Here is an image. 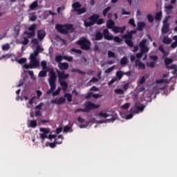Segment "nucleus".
Returning a JSON list of instances; mask_svg holds the SVG:
<instances>
[{"mask_svg":"<svg viewBox=\"0 0 177 177\" xmlns=\"http://www.w3.org/2000/svg\"><path fill=\"white\" fill-rule=\"evenodd\" d=\"M109 34H110V32L109 29H104L102 31V33L97 31L95 35V40L100 41V40H102L103 38H104V39H106L109 41H111L113 39L115 42H117L118 44H121L122 41H123V39H120V37L118 36L113 37V35H110Z\"/></svg>","mask_w":177,"mask_h":177,"instance_id":"f257e3e1","label":"nucleus"},{"mask_svg":"<svg viewBox=\"0 0 177 177\" xmlns=\"http://www.w3.org/2000/svg\"><path fill=\"white\" fill-rule=\"evenodd\" d=\"M49 78H48V84L50 87L49 90L47 91L46 93L47 95H50V93H53L54 91L56 89V82H57V74L54 71L53 68H51L49 71Z\"/></svg>","mask_w":177,"mask_h":177,"instance_id":"f03ea898","label":"nucleus"},{"mask_svg":"<svg viewBox=\"0 0 177 177\" xmlns=\"http://www.w3.org/2000/svg\"><path fill=\"white\" fill-rule=\"evenodd\" d=\"M37 56L32 54L30 55V62L29 64H25L23 67L26 70H29L30 68H38L39 67L40 63L39 59H37Z\"/></svg>","mask_w":177,"mask_h":177,"instance_id":"7ed1b4c3","label":"nucleus"},{"mask_svg":"<svg viewBox=\"0 0 177 177\" xmlns=\"http://www.w3.org/2000/svg\"><path fill=\"white\" fill-rule=\"evenodd\" d=\"M137 32L136 30H131L127 32V34H125L124 35H122V38L124 39V43L131 48H133L134 46V44L132 41L133 38V34H136Z\"/></svg>","mask_w":177,"mask_h":177,"instance_id":"20e7f679","label":"nucleus"},{"mask_svg":"<svg viewBox=\"0 0 177 177\" xmlns=\"http://www.w3.org/2000/svg\"><path fill=\"white\" fill-rule=\"evenodd\" d=\"M85 108L83 109H77L75 111V113H79L80 111H83L84 113H89L90 110H95V109H100V104H95L91 102H87L85 104Z\"/></svg>","mask_w":177,"mask_h":177,"instance_id":"39448f33","label":"nucleus"},{"mask_svg":"<svg viewBox=\"0 0 177 177\" xmlns=\"http://www.w3.org/2000/svg\"><path fill=\"white\" fill-rule=\"evenodd\" d=\"M55 29L62 34H68V30H71V29H73V25L66 24L64 25L57 24L55 25Z\"/></svg>","mask_w":177,"mask_h":177,"instance_id":"423d86ee","label":"nucleus"},{"mask_svg":"<svg viewBox=\"0 0 177 177\" xmlns=\"http://www.w3.org/2000/svg\"><path fill=\"white\" fill-rule=\"evenodd\" d=\"M76 44L80 46L81 49L88 50L91 48V41L86 37H82Z\"/></svg>","mask_w":177,"mask_h":177,"instance_id":"0eeeda50","label":"nucleus"},{"mask_svg":"<svg viewBox=\"0 0 177 177\" xmlns=\"http://www.w3.org/2000/svg\"><path fill=\"white\" fill-rule=\"evenodd\" d=\"M82 6V5L78 1L74 2L72 4V8H73V11L76 12L78 15H81L86 12V8L84 7L80 8Z\"/></svg>","mask_w":177,"mask_h":177,"instance_id":"6e6552de","label":"nucleus"},{"mask_svg":"<svg viewBox=\"0 0 177 177\" xmlns=\"http://www.w3.org/2000/svg\"><path fill=\"white\" fill-rule=\"evenodd\" d=\"M100 17L99 15L97 14H93L89 18L90 21H84V25L86 27H90L91 26H93L95 24V21L97 19H98Z\"/></svg>","mask_w":177,"mask_h":177,"instance_id":"1a4fd4ad","label":"nucleus"},{"mask_svg":"<svg viewBox=\"0 0 177 177\" xmlns=\"http://www.w3.org/2000/svg\"><path fill=\"white\" fill-rule=\"evenodd\" d=\"M37 26L36 24H33L32 25H31L28 29L29 31H25L24 34L29 35L28 36V38H31V37L35 36L36 32H35V30L37 29Z\"/></svg>","mask_w":177,"mask_h":177,"instance_id":"9d476101","label":"nucleus"},{"mask_svg":"<svg viewBox=\"0 0 177 177\" xmlns=\"http://www.w3.org/2000/svg\"><path fill=\"white\" fill-rule=\"evenodd\" d=\"M145 109V105L141 104L140 106H138L137 103L135 104L134 107L131 108L130 111L131 113H138L140 111H144Z\"/></svg>","mask_w":177,"mask_h":177,"instance_id":"9b49d317","label":"nucleus"},{"mask_svg":"<svg viewBox=\"0 0 177 177\" xmlns=\"http://www.w3.org/2000/svg\"><path fill=\"white\" fill-rule=\"evenodd\" d=\"M57 77L59 78V82L60 81H64V80H67L70 77V75L68 73L64 74V71H57Z\"/></svg>","mask_w":177,"mask_h":177,"instance_id":"f8f14e48","label":"nucleus"},{"mask_svg":"<svg viewBox=\"0 0 177 177\" xmlns=\"http://www.w3.org/2000/svg\"><path fill=\"white\" fill-rule=\"evenodd\" d=\"M136 67H138V70H145L146 66L139 59H136L135 62Z\"/></svg>","mask_w":177,"mask_h":177,"instance_id":"ddd939ff","label":"nucleus"},{"mask_svg":"<svg viewBox=\"0 0 177 177\" xmlns=\"http://www.w3.org/2000/svg\"><path fill=\"white\" fill-rule=\"evenodd\" d=\"M46 35V32L44 30H39L37 32V37L39 41H42Z\"/></svg>","mask_w":177,"mask_h":177,"instance_id":"4468645a","label":"nucleus"},{"mask_svg":"<svg viewBox=\"0 0 177 177\" xmlns=\"http://www.w3.org/2000/svg\"><path fill=\"white\" fill-rule=\"evenodd\" d=\"M44 50V49L42 48L40 46H37L36 47V50H34V52H33L32 53H31V55L38 57L39 53H41V52H43Z\"/></svg>","mask_w":177,"mask_h":177,"instance_id":"2eb2a0df","label":"nucleus"},{"mask_svg":"<svg viewBox=\"0 0 177 177\" xmlns=\"http://www.w3.org/2000/svg\"><path fill=\"white\" fill-rule=\"evenodd\" d=\"M170 24H163L161 32L162 33L166 34L169 32Z\"/></svg>","mask_w":177,"mask_h":177,"instance_id":"dca6fc26","label":"nucleus"},{"mask_svg":"<svg viewBox=\"0 0 177 177\" xmlns=\"http://www.w3.org/2000/svg\"><path fill=\"white\" fill-rule=\"evenodd\" d=\"M59 70H68L69 64L67 62L59 63L58 66Z\"/></svg>","mask_w":177,"mask_h":177,"instance_id":"f3484780","label":"nucleus"},{"mask_svg":"<svg viewBox=\"0 0 177 177\" xmlns=\"http://www.w3.org/2000/svg\"><path fill=\"white\" fill-rule=\"evenodd\" d=\"M60 86L62 91H67L68 88V84L66 81H59Z\"/></svg>","mask_w":177,"mask_h":177,"instance_id":"a211bd4d","label":"nucleus"},{"mask_svg":"<svg viewBox=\"0 0 177 177\" xmlns=\"http://www.w3.org/2000/svg\"><path fill=\"white\" fill-rule=\"evenodd\" d=\"M146 26L145 22H138L137 24V29L138 30L142 31L146 27Z\"/></svg>","mask_w":177,"mask_h":177,"instance_id":"6ab92c4d","label":"nucleus"},{"mask_svg":"<svg viewBox=\"0 0 177 177\" xmlns=\"http://www.w3.org/2000/svg\"><path fill=\"white\" fill-rule=\"evenodd\" d=\"M115 26V21L112 19H109L106 22V28L109 29H113Z\"/></svg>","mask_w":177,"mask_h":177,"instance_id":"aec40b11","label":"nucleus"},{"mask_svg":"<svg viewBox=\"0 0 177 177\" xmlns=\"http://www.w3.org/2000/svg\"><path fill=\"white\" fill-rule=\"evenodd\" d=\"M173 9H174V6L171 5L166 6L165 7V12H167V15L171 14Z\"/></svg>","mask_w":177,"mask_h":177,"instance_id":"412c9836","label":"nucleus"},{"mask_svg":"<svg viewBox=\"0 0 177 177\" xmlns=\"http://www.w3.org/2000/svg\"><path fill=\"white\" fill-rule=\"evenodd\" d=\"M129 63L128 57H123L120 59V66H122L124 67V66L127 65Z\"/></svg>","mask_w":177,"mask_h":177,"instance_id":"4be33fe9","label":"nucleus"},{"mask_svg":"<svg viewBox=\"0 0 177 177\" xmlns=\"http://www.w3.org/2000/svg\"><path fill=\"white\" fill-rule=\"evenodd\" d=\"M64 96L67 99V102H68V103H71V102H73V95L71 94L66 93Z\"/></svg>","mask_w":177,"mask_h":177,"instance_id":"5701e85b","label":"nucleus"},{"mask_svg":"<svg viewBox=\"0 0 177 177\" xmlns=\"http://www.w3.org/2000/svg\"><path fill=\"white\" fill-rule=\"evenodd\" d=\"M71 73H77L78 74H82V75H86V73L84 71H82L80 69L77 68H72Z\"/></svg>","mask_w":177,"mask_h":177,"instance_id":"b1692460","label":"nucleus"},{"mask_svg":"<svg viewBox=\"0 0 177 177\" xmlns=\"http://www.w3.org/2000/svg\"><path fill=\"white\" fill-rule=\"evenodd\" d=\"M162 42L166 44H170L172 42V40L168 37H164Z\"/></svg>","mask_w":177,"mask_h":177,"instance_id":"393cba45","label":"nucleus"},{"mask_svg":"<svg viewBox=\"0 0 177 177\" xmlns=\"http://www.w3.org/2000/svg\"><path fill=\"white\" fill-rule=\"evenodd\" d=\"M123 76H124V73L122 71H118L116 72V77L119 81L122 80Z\"/></svg>","mask_w":177,"mask_h":177,"instance_id":"a878e982","label":"nucleus"},{"mask_svg":"<svg viewBox=\"0 0 177 177\" xmlns=\"http://www.w3.org/2000/svg\"><path fill=\"white\" fill-rule=\"evenodd\" d=\"M162 17V12H157L155 15V19L156 21H160Z\"/></svg>","mask_w":177,"mask_h":177,"instance_id":"bb28decb","label":"nucleus"},{"mask_svg":"<svg viewBox=\"0 0 177 177\" xmlns=\"http://www.w3.org/2000/svg\"><path fill=\"white\" fill-rule=\"evenodd\" d=\"M30 127L32 129L36 128L37 127V122L35 120H32L30 122Z\"/></svg>","mask_w":177,"mask_h":177,"instance_id":"cd10ccee","label":"nucleus"},{"mask_svg":"<svg viewBox=\"0 0 177 177\" xmlns=\"http://www.w3.org/2000/svg\"><path fill=\"white\" fill-rule=\"evenodd\" d=\"M10 46L9 44H5L1 46V49L3 51H8L10 50Z\"/></svg>","mask_w":177,"mask_h":177,"instance_id":"c85d7f7f","label":"nucleus"},{"mask_svg":"<svg viewBox=\"0 0 177 177\" xmlns=\"http://www.w3.org/2000/svg\"><path fill=\"white\" fill-rule=\"evenodd\" d=\"M111 10V7L109 6L107 8H106L105 9H104V10L102 11V15L103 17H106L107 13Z\"/></svg>","mask_w":177,"mask_h":177,"instance_id":"c756f323","label":"nucleus"},{"mask_svg":"<svg viewBox=\"0 0 177 177\" xmlns=\"http://www.w3.org/2000/svg\"><path fill=\"white\" fill-rule=\"evenodd\" d=\"M149 51V48L147 46L140 47V52L145 53Z\"/></svg>","mask_w":177,"mask_h":177,"instance_id":"7c9ffc66","label":"nucleus"},{"mask_svg":"<svg viewBox=\"0 0 177 177\" xmlns=\"http://www.w3.org/2000/svg\"><path fill=\"white\" fill-rule=\"evenodd\" d=\"M147 39H143L140 43H139V46L141 47H144V46H147Z\"/></svg>","mask_w":177,"mask_h":177,"instance_id":"2f4dec72","label":"nucleus"},{"mask_svg":"<svg viewBox=\"0 0 177 177\" xmlns=\"http://www.w3.org/2000/svg\"><path fill=\"white\" fill-rule=\"evenodd\" d=\"M46 69H44L43 71H39L38 74V77H46L47 75V71H45Z\"/></svg>","mask_w":177,"mask_h":177,"instance_id":"473e14b6","label":"nucleus"},{"mask_svg":"<svg viewBox=\"0 0 177 177\" xmlns=\"http://www.w3.org/2000/svg\"><path fill=\"white\" fill-rule=\"evenodd\" d=\"M164 62H165V64L166 66H168L169 64H171V63L174 62V60L171 58H165Z\"/></svg>","mask_w":177,"mask_h":177,"instance_id":"72a5a7b5","label":"nucleus"},{"mask_svg":"<svg viewBox=\"0 0 177 177\" xmlns=\"http://www.w3.org/2000/svg\"><path fill=\"white\" fill-rule=\"evenodd\" d=\"M37 7H38V2L37 1H34L33 3H32L30 5V10H34V9H35Z\"/></svg>","mask_w":177,"mask_h":177,"instance_id":"f704fd0d","label":"nucleus"},{"mask_svg":"<svg viewBox=\"0 0 177 177\" xmlns=\"http://www.w3.org/2000/svg\"><path fill=\"white\" fill-rule=\"evenodd\" d=\"M41 66L43 70H48L47 62L46 61L41 62Z\"/></svg>","mask_w":177,"mask_h":177,"instance_id":"c9c22d12","label":"nucleus"},{"mask_svg":"<svg viewBox=\"0 0 177 177\" xmlns=\"http://www.w3.org/2000/svg\"><path fill=\"white\" fill-rule=\"evenodd\" d=\"M104 23V19L103 18H99L98 19H96L95 21V24H97V25H102Z\"/></svg>","mask_w":177,"mask_h":177,"instance_id":"e433bc0d","label":"nucleus"},{"mask_svg":"<svg viewBox=\"0 0 177 177\" xmlns=\"http://www.w3.org/2000/svg\"><path fill=\"white\" fill-rule=\"evenodd\" d=\"M98 115L100 117H103V118H107V117H110V115L109 113H102V112L99 113Z\"/></svg>","mask_w":177,"mask_h":177,"instance_id":"4c0bfd02","label":"nucleus"},{"mask_svg":"<svg viewBox=\"0 0 177 177\" xmlns=\"http://www.w3.org/2000/svg\"><path fill=\"white\" fill-rule=\"evenodd\" d=\"M60 92H61V88L58 87L55 91L53 92L52 95H53V96H58V95H59Z\"/></svg>","mask_w":177,"mask_h":177,"instance_id":"58836bf2","label":"nucleus"},{"mask_svg":"<svg viewBox=\"0 0 177 177\" xmlns=\"http://www.w3.org/2000/svg\"><path fill=\"white\" fill-rule=\"evenodd\" d=\"M108 57L109 58H111V57H113V58H115V53L111 50H109L108 51Z\"/></svg>","mask_w":177,"mask_h":177,"instance_id":"ea45409f","label":"nucleus"},{"mask_svg":"<svg viewBox=\"0 0 177 177\" xmlns=\"http://www.w3.org/2000/svg\"><path fill=\"white\" fill-rule=\"evenodd\" d=\"M115 93H116L117 95H124V91L121 88H118L115 90Z\"/></svg>","mask_w":177,"mask_h":177,"instance_id":"a19ab883","label":"nucleus"},{"mask_svg":"<svg viewBox=\"0 0 177 177\" xmlns=\"http://www.w3.org/2000/svg\"><path fill=\"white\" fill-rule=\"evenodd\" d=\"M40 138L41 140V142H44L45 141V139L48 138V136L46 133H41Z\"/></svg>","mask_w":177,"mask_h":177,"instance_id":"79ce46f5","label":"nucleus"},{"mask_svg":"<svg viewBox=\"0 0 177 177\" xmlns=\"http://www.w3.org/2000/svg\"><path fill=\"white\" fill-rule=\"evenodd\" d=\"M63 58H64L63 56L57 55V57H55V61H56L57 63H61Z\"/></svg>","mask_w":177,"mask_h":177,"instance_id":"37998d69","label":"nucleus"},{"mask_svg":"<svg viewBox=\"0 0 177 177\" xmlns=\"http://www.w3.org/2000/svg\"><path fill=\"white\" fill-rule=\"evenodd\" d=\"M130 106V103H126L121 106V109H123L124 110H128V109H129Z\"/></svg>","mask_w":177,"mask_h":177,"instance_id":"c03bdc74","label":"nucleus"},{"mask_svg":"<svg viewBox=\"0 0 177 177\" xmlns=\"http://www.w3.org/2000/svg\"><path fill=\"white\" fill-rule=\"evenodd\" d=\"M63 59H64L65 60H66L68 62H70L73 60V57H68V55H64Z\"/></svg>","mask_w":177,"mask_h":177,"instance_id":"a18cd8bd","label":"nucleus"},{"mask_svg":"<svg viewBox=\"0 0 177 177\" xmlns=\"http://www.w3.org/2000/svg\"><path fill=\"white\" fill-rule=\"evenodd\" d=\"M66 102V99L63 97H60L59 99H58V103L59 104H64V103Z\"/></svg>","mask_w":177,"mask_h":177,"instance_id":"49530a36","label":"nucleus"},{"mask_svg":"<svg viewBox=\"0 0 177 177\" xmlns=\"http://www.w3.org/2000/svg\"><path fill=\"white\" fill-rule=\"evenodd\" d=\"M44 105V102H41L38 105H37L35 107V110H41Z\"/></svg>","mask_w":177,"mask_h":177,"instance_id":"de8ad7c7","label":"nucleus"},{"mask_svg":"<svg viewBox=\"0 0 177 177\" xmlns=\"http://www.w3.org/2000/svg\"><path fill=\"white\" fill-rule=\"evenodd\" d=\"M40 131L42 132L43 134H46V135H48L50 133V131L46 128H41L40 129Z\"/></svg>","mask_w":177,"mask_h":177,"instance_id":"09e8293b","label":"nucleus"},{"mask_svg":"<svg viewBox=\"0 0 177 177\" xmlns=\"http://www.w3.org/2000/svg\"><path fill=\"white\" fill-rule=\"evenodd\" d=\"M29 43V39L27 37H24V40L21 41V44L26 46Z\"/></svg>","mask_w":177,"mask_h":177,"instance_id":"8fccbe9b","label":"nucleus"},{"mask_svg":"<svg viewBox=\"0 0 177 177\" xmlns=\"http://www.w3.org/2000/svg\"><path fill=\"white\" fill-rule=\"evenodd\" d=\"M147 19H148L149 22H150V23H152V22L154 21V17L151 15H147Z\"/></svg>","mask_w":177,"mask_h":177,"instance_id":"3c124183","label":"nucleus"},{"mask_svg":"<svg viewBox=\"0 0 177 177\" xmlns=\"http://www.w3.org/2000/svg\"><path fill=\"white\" fill-rule=\"evenodd\" d=\"M114 68H115V66H111V68H107L106 70H105L104 73H105L106 74H109L110 73L112 72L113 70H114Z\"/></svg>","mask_w":177,"mask_h":177,"instance_id":"603ef678","label":"nucleus"},{"mask_svg":"<svg viewBox=\"0 0 177 177\" xmlns=\"http://www.w3.org/2000/svg\"><path fill=\"white\" fill-rule=\"evenodd\" d=\"M116 81H118L117 77L113 78L110 80V82H108V85L109 86H111V85H112L113 84H114V82H116Z\"/></svg>","mask_w":177,"mask_h":177,"instance_id":"864d4df0","label":"nucleus"},{"mask_svg":"<svg viewBox=\"0 0 177 177\" xmlns=\"http://www.w3.org/2000/svg\"><path fill=\"white\" fill-rule=\"evenodd\" d=\"M71 129V127L68 126V125H66L64 127V129H63V131L64 133H68L70 131V130Z\"/></svg>","mask_w":177,"mask_h":177,"instance_id":"5fc2aeb1","label":"nucleus"},{"mask_svg":"<svg viewBox=\"0 0 177 177\" xmlns=\"http://www.w3.org/2000/svg\"><path fill=\"white\" fill-rule=\"evenodd\" d=\"M72 52L76 53L77 54H82V50H80V49H76V48H71V50Z\"/></svg>","mask_w":177,"mask_h":177,"instance_id":"6e6d98bb","label":"nucleus"},{"mask_svg":"<svg viewBox=\"0 0 177 177\" xmlns=\"http://www.w3.org/2000/svg\"><path fill=\"white\" fill-rule=\"evenodd\" d=\"M10 57V55L7 53L6 55H3L1 57H0V61L3 59H8Z\"/></svg>","mask_w":177,"mask_h":177,"instance_id":"4d7b16f0","label":"nucleus"},{"mask_svg":"<svg viewBox=\"0 0 177 177\" xmlns=\"http://www.w3.org/2000/svg\"><path fill=\"white\" fill-rule=\"evenodd\" d=\"M27 59L26 58H21L18 60L19 64H23V63H26Z\"/></svg>","mask_w":177,"mask_h":177,"instance_id":"13d9d810","label":"nucleus"},{"mask_svg":"<svg viewBox=\"0 0 177 177\" xmlns=\"http://www.w3.org/2000/svg\"><path fill=\"white\" fill-rule=\"evenodd\" d=\"M170 18H171V16L165 17V18L163 21V24H169V20Z\"/></svg>","mask_w":177,"mask_h":177,"instance_id":"bf43d9fd","label":"nucleus"},{"mask_svg":"<svg viewBox=\"0 0 177 177\" xmlns=\"http://www.w3.org/2000/svg\"><path fill=\"white\" fill-rule=\"evenodd\" d=\"M129 23L133 27H136V21H135V19H130Z\"/></svg>","mask_w":177,"mask_h":177,"instance_id":"052dcab7","label":"nucleus"},{"mask_svg":"<svg viewBox=\"0 0 177 177\" xmlns=\"http://www.w3.org/2000/svg\"><path fill=\"white\" fill-rule=\"evenodd\" d=\"M147 67H151V68H153V67H155L156 66V62H151L149 64H147Z\"/></svg>","mask_w":177,"mask_h":177,"instance_id":"680f3d73","label":"nucleus"},{"mask_svg":"<svg viewBox=\"0 0 177 177\" xmlns=\"http://www.w3.org/2000/svg\"><path fill=\"white\" fill-rule=\"evenodd\" d=\"M158 50L162 53H165V50L164 48V45L161 44L158 47Z\"/></svg>","mask_w":177,"mask_h":177,"instance_id":"e2e57ef3","label":"nucleus"},{"mask_svg":"<svg viewBox=\"0 0 177 177\" xmlns=\"http://www.w3.org/2000/svg\"><path fill=\"white\" fill-rule=\"evenodd\" d=\"M113 31L115 32V33H118L120 32V27L118 26H114L113 28H112Z\"/></svg>","mask_w":177,"mask_h":177,"instance_id":"0e129e2a","label":"nucleus"},{"mask_svg":"<svg viewBox=\"0 0 177 177\" xmlns=\"http://www.w3.org/2000/svg\"><path fill=\"white\" fill-rule=\"evenodd\" d=\"M119 28H120L119 29V32L122 34L126 30L127 27L124 26L119 27Z\"/></svg>","mask_w":177,"mask_h":177,"instance_id":"69168bd1","label":"nucleus"},{"mask_svg":"<svg viewBox=\"0 0 177 177\" xmlns=\"http://www.w3.org/2000/svg\"><path fill=\"white\" fill-rule=\"evenodd\" d=\"M164 82H166V80L164 79H160L156 80V84H164Z\"/></svg>","mask_w":177,"mask_h":177,"instance_id":"338daca9","label":"nucleus"},{"mask_svg":"<svg viewBox=\"0 0 177 177\" xmlns=\"http://www.w3.org/2000/svg\"><path fill=\"white\" fill-rule=\"evenodd\" d=\"M149 59L153 61H157L158 59V57L157 55H151L149 56Z\"/></svg>","mask_w":177,"mask_h":177,"instance_id":"774afa93","label":"nucleus"}]
</instances>
